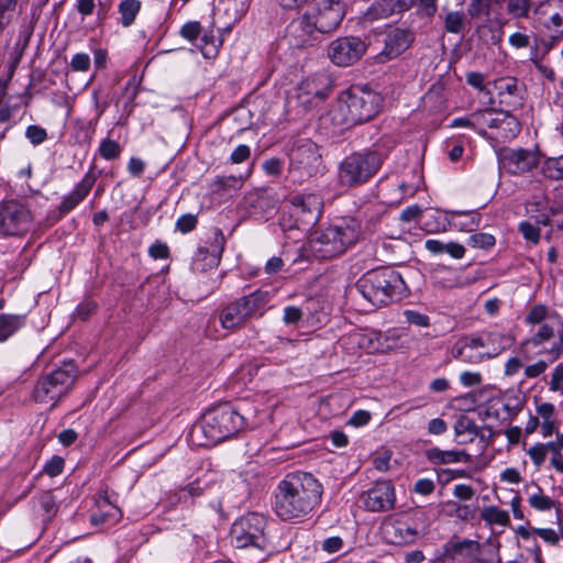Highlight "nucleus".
<instances>
[{
    "label": "nucleus",
    "mask_w": 563,
    "mask_h": 563,
    "mask_svg": "<svg viewBox=\"0 0 563 563\" xmlns=\"http://www.w3.org/2000/svg\"><path fill=\"white\" fill-rule=\"evenodd\" d=\"M306 13L309 14L314 29L320 34H327L336 30L341 24L345 9L341 0H313Z\"/></svg>",
    "instance_id": "obj_12"
},
{
    "label": "nucleus",
    "mask_w": 563,
    "mask_h": 563,
    "mask_svg": "<svg viewBox=\"0 0 563 563\" xmlns=\"http://www.w3.org/2000/svg\"><path fill=\"white\" fill-rule=\"evenodd\" d=\"M393 9L389 0H376L373 2L364 14V19L368 22H374L391 16Z\"/></svg>",
    "instance_id": "obj_34"
},
{
    "label": "nucleus",
    "mask_w": 563,
    "mask_h": 563,
    "mask_svg": "<svg viewBox=\"0 0 563 563\" xmlns=\"http://www.w3.org/2000/svg\"><path fill=\"white\" fill-rule=\"evenodd\" d=\"M500 338L499 332H489L485 335L466 336L459 342L472 350L486 351L489 347V341H498Z\"/></svg>",
    "instance_id": "obj_36"
},
{
    "label": "nucleus",
    "mask_w": 563,
    "mask_h": 563,
    "mask_svg": "<svg viewBox=\"0 0 563 563\" xmlns=\"http://www.w3.org/2000/svg\"><path fill=\"white\" fill-rule=\"evenodd\" d=\"M427 460L434 465L468 463L471 455L466 451L441 450L439 448H430L424 451Z\"/></svg>",
    "instance_id": "obj_28"
},
{
    "label": "nucleus",
    "mask_w": 563,
    "mask_h": 563,
    "mask_svg": "<svg viewBox=\"0 0 563 563\" xmlns=\"http://www.w3.org/2000/svg\"><path fill=\"white\" fill-rule=\"evenodd\" d=\"M95 183L96 176L92 173H87L74 190L63 198L58 211L66 214L76 208L88 196Z\"/></svg>",
    "instance_id": "obj_26"
},
{
    "label": "nucleus",
    "mask_w": 563,
    "mask_h": 563,
    "mask_svg": "<svg viewBox=\"0 0 563 563\" xmlns=\"http://www.w3.org/2000/svg\"><path fill=\"white\" fill-rule=\"evenodd\" d=\"M267 520L263 515L250 512L238 519L231 527V541L239 549L255 547L265 549V528Z\"/></svg>",
    "instance_id": "obj_10"
},
{
    "label": "nucleus",
    "mask_w": 563,
    "mask_h": 563,
    "mask_svg": "<svg viewBox=\"0 0 563 563\" xmlns=\"http://www.w3.org/2000/svg\"><path fill=\"white\" fill-rule=\"evenodd\" d=\"M494 88L497 91L499 103L507 107V110H516L522 106V88L517 78H498L494 80Z\"/></svg>",
    "instance_id": "obj_23"
},
{
    "label": "nucleus",
    "mask_w": 563,
    "mask_h": 563,
    "mask_svg": "<svg viewBox=\"0 0 563 563\" xmlns=\"http://www.w3.org/2000/svg\"><path fill=\"white\" fill-rule=\"evenodd\" d=\"M539 325L540 327L537 330V332H534L531 338L525 340L521 343V347H525L529 344H531L533 346H539V345L543 344L544 342L550 341L554 336V330L551 325H549L547 323L539 324Z\"/></svg>",
    "instance_id": "obj_43"
},
{
    "label": "nucleus",
    "mask_w": 563,
    "mask_h": 563,
    "mask_svg": "<svg viewBox=\"0 0 563 563\" xmlns=\"http://www.w3.org/2000/svg\"><path fill=\"white\" fill-rule=\"evenodd\" d=\"M384 152L367 148L346 155L338 165V181L341 186L356 188L368 183L382 168Z\"/></svg>",
    "instance_id": "obj_6"
},
{
    "label": "nucleus",
    "mask_w": 563,
    "mask_h": 563,
    "mask_svg": "<svg viewBox=\"0 0 563 563\" xmlns=\"http://www.w3.org/2000/svg\"><path fill=\"white\" fill-rule=\"evenodd\" d=\"M497 111V109L490 107L472 113V129L475 130L481 136L488 137L486 128L489 129V121L494 120Z\"/></svg>",
    "instance_id": "obj_32"
},
{
    "label": "nucleus",
    "mask_w": 563,
    "mask_h": 563,
    "mask_svg": "<svg viewBox=\"0 0 563 563\" xmlns=\"http://www.w3.org/2000/svg\"><path fill=\"white\" fill-rule=\"evenodd\" d=\"M198 220L195 214L186 213L176 221V230L181 233H189L197 227Z\"/></svg>",
    "instance_id": "obj_58"
},
{
    "label": "nucleus",
    "mask_w": 563,
    "mask_h": 563,
    "mask_svg": "<svg viewBox=\"0 0 563 563\" xmlns=\"http://www.w3.org/2000/svg\"><path fill=\"white\" fill-rule=\"evenodd\" d=\"M141 9L139 0H123L119 4V12L121 14V22L123 26H130Z\"/></svg>",
    "instance_id": "obj_38"
},
{
    "label": "nucleus",
    "mask_w": 563,
    "mask_h": 563,
    "mask_svg": "<svg viewBox=\"0 0 563 563\" xmlns=\"http://www.w3.org/2000/svg\"><path fill=\"white\" fill-rule=\"evenodd\" d=\"M368 511L383 512L394 509L396 503L395 487L390 481H377L361 497Z\"/></svg>",
    "instance_id": "obj_16"
},
{
    "label": "nucleus",
    "mask_w": 563,
    "mask_h": 563,
    "mask_svg": "<svg viewBox=\"0 0 563 563\" xmlns=\"http://www.w3.org/2000/svg\"><path fill=\"white\" fill-rule=\"evenodd\" d=\"M382 538L393 545L413 543L418 530L400 518L388 517L380 525Z\"/></svg>",
    "instance_id": "obj_19"
},
{
    "label": "nucleus",
    "mask_w": 563,
    "mask_h": 563,
    "mask_svg": "<svg viewBox=\"0 0 563 563\" xmlns=\"http://www.w3.org/2000/svg\"><path fill=\"white\" fill-rule=\"evenodd\" d=\"M504 169L514 175L530 172L538 165V156L526 148H503L498 155Z\"/></svg>",
    "instance_id": "obj_17"
},
{
    "label": "nucleus",
    "mask_w": 563,
    "mask_h": 563,
    "mask_svg": "<svg viewBox=\"0 0 563 563\" xmlns=\"http://www.w3.org/2000/svg\"><path fill=\"white\" fill-rule=\"evenodd\" d=\"M454 432L456 437H460L464 433H468L474 437L477 434V427L471 419L462 417L455 422Z\"/></svg>",
    "instance_id": "obj_55"
},
{
    "label": "nucleus",
    "mask_w": 563,
    "mask_h": 563,
    "mask_svg": "<svg viewBox=\"0 0 563 563\" xmlns=\"http://www.w3.org/2000/svg\"><path fill=\"white\" fill-rule=\"evenodd\" d=\"M453 355L455 358L472 364L481 363L486 357L484 351L472 350L460 342L455 345Z\"/></svg>",
    "instance_id": "obj_39"
},
{
    "label": "nucleus",
    "mask_w": 563,
    "mask_h": 563,
    "mask_svg": "<svg viewBox=\"0 0 563 563\" xmlns=\"http://www.w3.org/2000/svg\"><path fill=\"white\" fill-rule=\"evenodd\" d=\"M322 155L316 143L305 140L289 154L288 176L292 183L302 184L321 172Z\"/></svg>",
    "instance_id": "obj_9"
},
{
    "label": "nucleus",
    "mask_w": 563,
    "mask_h": 563,
    "mask_svg": "<svg viewBox=\"0 0 563 563\" xmlns=\"http://www.w3.org/2000/svg\"><path fill=\"white\" fill-rule=\"evenodd\" d=\"M382 97L366 86H351L338 100L332 119L346 128L365 123L379 112Z\"/></svg>",
    "instance_id": "obj_4"
},
{
    "label": "nucleus",
    "mask_w": 563,
    "mask_h": 563,
    "mask_svg": "<svg viewBox=\"0 0 563 563\" xmlns=\"http://www.w3.org/2000/svg\"><path fill=\"white\" fill-rule=\"evenodd\" d=\"M25 137L30 141L32 145L36 146L46 141L47 132L44 128L36 124H32L26 128Z\"/></svg>",
    "instance_id": "obj_51"
},
{
    "label": "nucleus",
    "mask_w": 563,
    "mask_h": 563,
    "mask_svg": "<svg viewBox=\"0 0 563 563\" xmlns=\"http://www.w3.org/2000/svg\"><path fill=\"white\" fill-rule=\"evenodd\" d=\"M100 156L107 161L115 159L121 154L120 144L111 139H104L99 146Z\"/></svg>",
    "instance_id": "obj_47"
},
{
    "label": "nucleus",
    "mask_w": 563,
    "mask_h": 563,
    "mask_svg": "<svg viewBox=\"0 0 563 563\" xmlns=\"http://www.w3.org/2000/svg\"><path fill=\"white\" fill-rule=\"evenodd\" d=\"M530 60L533 63L534 67L538 69V71L545 77L547 79L554 81L555 80V71L552 67L543 64L541 59L538 57V49L537 47L531 51Z\"/></svg>",
    "instance_id": "obj_53"
},
{
    "label": "nucleus",
    "mask_w": 563,
    "mask_h": 563,
    "mask_svg": "<svg viewBox=\"0 0 563 563\" xmlns=\"http://www.w3.org/2000/svg\"><path fill=\"white\" fill-rule=\"evenodd\" d=\"M303 313L305 311L300 307L287 306L284 308L283 322L287 325L297 324L301 320Z\"/></svg>",
    "instance_id": "obj_60"
},
{
    "label": "nucleus",
    "mask_w": 563,
    "mask_h": 563,
    "mask_svg": "<svg viewBox=\"0 0 563 563\" xmlns=\"http://www.w3.org/2000/svg\"><path fill=\"white\" fill-rule=\"evenodd\" d=\"M454 225L464 231H473L479 225L481 217L477 213L453 212Z\"/></svg>",
    "instance_id": "obj_42"
},
{
    "label": "nucleus",
    "mask_w": 563,
    "mask_h": 563,
    "mask_svg": "<svg viewBox=\"0 0 563 563\" xmlns=\"http://www.w3.org/2000/svg\"><path fill=\"white\" fill-rule=\"evenodd\" d=\"M18 0H0V34L10 23L9 12L13 11Z\"/></svg>",
    "instance_id": "obj_56"
},
{
    "label": "nucleus",
    "mask_w": 563,
    "mask_h": 563,
    "mask_svg": "<svg viewBox=\"0 0 563 563\" xmlns=\"http://www.w3.org/2000/svg\"><path fill=\"white\" fill-rule=\"evenodd\" d=\"M413 41V35L408 30L394 29L386 34L384 48L375 56V62L385 64L401 55Z\"/></svg>",
    "instance_id": "obj_20"
},
{
    "label": "nucleus",
    "mask_w": 563,
    "mask_h": 563,
    "mask_svg": "<svg viewBox=\"0 0 563 563\" xmlns=\"http://www.w3.org/2000/svg\"><path fill=\"white\" fill-rule=\"evenodd\" d=\"M357 338V344L363 349L378 351L382 347L379 343L380 333L360 334Z\"/></svg>",
    "instance_id": "obj_54"
},
{
    "label": "nucleus",
    "mask_w": 563,
    "mask_h": 563,
    "mask_svg": "<svg viewBox=\"0 0 563 563\" xmlns=\"http://www.w3.org/2000/svg\"><path fill=\"white\" fill-rule=\"evenodd\" d=\"M367 45L358 36H342L333 40L327 47V56L339 67H349L357 63L366 53Z\"/></svg>",
    "instance_id": "obj_13"
},
{
    "label": "nucleus",
    "mask_w": 563,
    "mask_h": 563,
    "mask_svg": "<svg viewBox=\"0 0 563 563\" xmlns=\"http://www.w3.org/2000/svg\"><path fill=\"white\" fill-rule=\"evenodd\" d=\"M224 242L223 233L220 230H216L211 250L199 247L192 261V269L195 272H205L207 267L212 268L218 266L224 249Z\"/></svg>",
    "instance_id": "obj_22"
},
{
    "label": "nucleus",
    "mask_w": 563,
    "mask_h": 563,
    "mask_svg": "<svg viewBox=\"0 0 563 563\" xmlns=\"http://www.w3.org/2000/svg\"><path fill=\"white\" fill-rule=\"evenodd\" d=\"M271 300V294L266 290L257 289L246 296L236 299L225 306L220 313V322L224 329H235L246 322L257 313Z\"/></svg>",
    "instance_id": "obj_8"
},
{
    "label": "nucleus",
    "mask_w": 563,
    "mask_h": 563,
    "mask_svg": "<svg viewBox=\"0 0 563 563\" xmlns=\"http://www.w3.org/2000/svg\"><path fill=\"white\" fill-rule=\"evenodd\" d=\"M526 213L536 224L549 225L554 211L548 197L543 194H537L527 201Z\"/></svg>",
    "instance_id": "obj_27"
},
{
    "label": "nucleus",
    "mask_w": 563,
    "mask_h": 563,
    "mask_svg": "<svg viewBox=\"0 0 563 563\" xmlns=\"http://www.w3.org/2000/svg\"><path fill=\"white\" fill-rule=\"evenodd\" d=\"M542 25L563 37V0H547L534 8Z\"/></svg>",
    "instance_id": "obj_24"
},
{
    "label": "nucleus",
    "mask_w": 563,
    "mask_h": 563,
    "mask_svg": "<svg viewBox=\"0 0 563 563\" xmlns=\"http://www.w3.org/2000/svg\"><path fill=\"white\" fill-rule=\"evenodd\" d=\"M404 316L410 324H415L421 328H427L430 325V318L424 313H420L415 310H405Z\"/></svg>",
    "instance_id": "obj_61"
},
{
    "label": "nucleus",
    "mask_w": 563,
    "mask_h": 563,
    "mask_svg": "<svg viewBox=\"0 0 563 563\" xmlns=\"http://www.w3.org/2000/svg\"><path fill=\"white\" fill-rule=\"evenodd\" d=\"M201 25L198 21H189L180 29V36L190 42L197 40L201 33Z\"/></svg>",
    "instance_id": "obj_59"
},
{
    "label": "nucleus",
    "mask_w": 563,
    "mask_h": 563,
    "mask_svg": "<svg viewBox=\"0 0 563 563\" xmlns=\"http://www.w3.org/2000/svg\"><path fill=\"white\" fill-rule=\"evenodd\" d=\"M493 0H472L468 5V14L472 18L488 15Z\"/></svg>",
    "instance_id": "obj_57"
},
{
    "label": "nucleus",
    "mask_w": 563,
    "mask_h": 563,
    "mask_svg": "<svg viewBox=\"0 0 563 563\" xmlns=\"http://www.w3.org/2000/svg\"><path fill=\"white\" fill-rule=\"evenodd\" d=\"M355 289L376 308L400 301L409 294L402 276L389 266L366 272L356 282Z\"/></svg>",
    "instance_id": "obj_2"
},
{
    "label": "nucleus",
    "mask_w": 563,
    "mask_h": 563,
    "mask_svg": "<svg viewBox=\"0 0 563 563\" xmlns=\"http://www.w3.org/2000/svg\"><path fill=\"white\" fill-rule=\"evenodd\" d=\"M542 173L550 179L563 180V154L547 159L542 165Z\"/></svg>",
    "instance_id": "obj_41"
},
{
    "label": "nucleus",
    "mask_w": 563,
    "mask_h": 563,
    "mask_svg": "<svg viewBox=\"0 0 563 563\" xmlns=\"http://www.w3.org/2000/svg\"><path fill=\"white\" fill-rule=\"evenodd\" d=\"M323 485L311 473L294 472L282 479L274 494V512L284 520L301 519L321 505Z\"/></svg>",
    "instance_id": "obj_1"
},
{
    "label": "nucleus",
    "mask_w": 563,
    "mask_h": 563,
    "mask_svg": "<svg viewBox=\"0 0 563 563\" xmlns=\"http://www.w3.org/2000/svg\"><path fill=\"white\" fill-rule=\"evenodd\" d=\"M24 324V316L0 313V342L7 341Z\"/></svg>",
    "instance_id": "obj_31"
},
{
    "label": "nucleus",
    "mask_w": 563,
    "mask_h": 563,
    "mask_svg": "<svg viewBox=\"0 0 563 563\" xmlns=\"http://www.w3.org/2000/svg\"><path fill=\"white\" fill-rule=\"evenodd\" d=\"M540 224L531 223V221H523L519 224V232L522 236L533 244H537L540 241Z\"/></svg>",
    "instance_id": "obj_49"
},
{
    "label": "nucleus",
    "mask_w": 563,
    "mask_h": 563,
    "mask_svg": "<svg viewBox=\"0 0 563 563\" xmlns=\"http://www.w3.org/2000/svg\"><path fill=\"white\" fill-rule=\"evenodd\" d=\"M525 405L523 397L518 394L508 395L503 402V410L505 411L504 420L515 419L522 410Z\"/></svg>",
    "instance_id": "obj_40"
},
{
    "label": "nucleus",
    "mask_w": 563,
    "mask_h": 563,
    "mask_svg": "<svg viewBox=\"0 0 563 563\" xmlns=\"http://www.w3.org/2000/svg\"><path fill=\"white\" fill-rule=\"evenodd\" d=\"M479 543L475 540L454 537L443 545L442 561L450 563H475L477 562V553Z\"/></svg>",
    "instance_id": "obj_18"
},
{
    "label": "nucleus",
    "mask_w": 563,
    "mask_h": 563,
    "mask_svg": "<svg viewBox=\"0 0 563 563\" xmlns=\"http://www.w3.org/2000/svg\"><path fill=\"white\" fill-rule=\"evenodd\" d=\"M499 335L501 336L498 341H489V347L484 351L486 357L492 358L498 356L510 343L511 339L499 332Z\"/></svg>",
    "instance_id": "obj_52"
},
{
    "label": "nucleus",
    "mask_w": 563,
    "mask_h": 563,
    "mask_svg": "<svg viewBox=\"0 0 563 563\" xmlns=\"http://www.w3.org/2000/svg\"><path fill=\"white\" fill-rule=\"evenodd\" d=\"M240 410V418L242 419V431L245 429H254L261 424L258 412L255 408L251 407H236Z\"/></svg>",
    "instance_id": "obj_45"
},
{
    "label": "nucleus",
    "mask_w": 563,
    "mask_h": 563,
    "mask_svg": "<svg viewBox=\"0 0 563 563\" xmlns=\"http://www.w3.org/2000/svg\"><path fill=\"white\" fill-rule=\"evenodd\" d=\"M214 41L216 38L212 31L202 35L200 49L205 57H210L217 53V45L214 44Z\"/></svg>",
    "instance_id": "obj_63"
},
{
    "label": "nucleus",
    "mask_w": 563,
    "mask_h": 563,
    "mask_svg": "<svg viewBox=\"0 0 563 563\" xmlns=\"http://www.w3.org/2000/svg\"><path fill=\"white\" fill-rule=\"evenodd\" d=\"M64 459L57 455H54L47 463L44 465V472L51 476L55 477L59 475L64 470Z\"/></svg>",
    "instance_id": "obj_62"
},
{
    "label": "nucleus",
    "mask_w": 563,
    "mask_h": 563,
    "mask_svg": "<svg viewBox=\"0 0 563 563\" xmlns=\"http://www.w3.org/2000/svg\"><path fill=\"white\" fill-rule=\"evenodd\" d=\"M320 35L306 12L292 19L285 30V40L296 48L312 46L320 40Z\"/></svg>",
    "instance_id": "obj_15"
},
{
    "label": "nucleus",
    "mask_w": 563,
    "mask_h": 563,
    "mask_svg": "<svg viewBox=\"0 0 563 563\" xmlns=\"http://www.w3.org/2000/svg\"><path fill=\"white\" fill-rule=\"evenodd\" d=\"M77 377V366L73 361L64 362L63 365L47 375L42 376L33 391L36 402L47 404L55 407L57 401L65 396L73 387Z\"/></svg>",
    "instance_id": "obj_7"
},
{
    "label": "nucleus",
    "mask_w": 563,
    "mask_h": 563,
    "mask_svg": "<svg viewBox=\"0 0 563 563\" xmlns=\"http://www.w3.org/2000/svg\"><path fill=\"white\" fill-rule=\"evenodd\" d=\"M559 313L550 311L545 305H534L525 317V322L529 325L543 324L548 318H558Z\"/></svg>",
    "instance_id": "obj_35"
},
{
    "label": "nucleus",
    "mask_w": 563,
    "mask_h": 563,
    "mask_svg": "<svg viewBox=\"0 0 563 563\" xmlns=\"http://www.w3.org/2000/svg\"><path fill=\"white\" fill-rule=\"evenodd\" d=\"M96 507L97 509L90 515L92 526H112L121 518V510L109 500L107 495H99Z\"/></svg>",
    "instance_id": "obj_25"
},
{
    "label": "nucleus",
    "mask_w": 563,
    "mask_h": 563,
    "mask_svg": "<svg viewBox=\"0 0 563 563\" xmlns=\"http://www.w3.org/2000/svg\"><path fill=\"white\" fill-rule=\"evenodd\" d=\"M528 454L536 467H540L547 457V451L543 443H537L528 450Z\"/></svg>",
    "instance_id": "obj_64"
},
{
    "label": "nucleus",
    "mask_w": 563,
    "mask_h": 563,
    "mask_svg": "<svg viewBox=\"0 0 563 563\" xmlns=\"http://www.w3.org/2000/svg\"><path fill=\"white\" fill-rule=\"evenodd\" d=\"M465 14L463 11H445L444 30L448 33L460 34L465 29Z\"/></svg>",
    "instance_id": "obj_37"
},
{
    "label": "nucleus",
    "mask_w": 563,
    "mask_h": 563,
    "mask_svg": "<svg viewBox=\"0 0 563 563\" xmlns=\"http://www.w3.org/2000/svg\"><path fill=\"white\" fill-rule=\"evenodd\" d=\"M537 413L542 419L541 432L544 438L551 437L558 428V421L553 419L555 407L551 402H542L537 406Z\"/></svg>",
    "instance_id": "obj_30"
},
{
    "label": "nucleus",
    "mask_w": 563,
    "mask_h": 563,
    "mask_svg": "<svg viewBox=\"0 0 563 563\" xmlns=\"http://www.w3.org/2000/svg\"><path fill=\"white\" fill-rule=\"evenodd\" d=\"M529 11V0H508L507 12L514 18H528Z\"/></svg>",
    "instance_id": "obj_48"
},
{
    "label": "nucleus",
    "mask_w": 563,
    "mask_h": 563,
    "mask_svg": "<svg viewBox=\"0 0 563 563\" xmlns=\"http://www.w3.org/2000/svg\"><path fill=\"white\" fill-rule=\"evenodd\" d=\"M241 431L240 410L229 402H223L202 415L199 423L194 426L191 435L196 438L198 445L212 446L235 437Z\"/></svg>",
    "instance_id": "obj_3"
},
{
    "label": "nucleus",
    "mask_w": 563,
    "mask_h": 563,
    "mask_svg": "<svg viewBox=\"0 0 563 563\" xmlns=\"http://www.w3.org/2000/svg\"><path fill=\"white\" fill-rule=\"evenodd\" d=\"M33 220L26 203L15 199L0 202V235L22 236L31 230Z\"/></svg>",
    "instance_id": "obj_11"
},
{
    "label": "nucleus",
    "mask_w": 563,
    "mask_h": 563,
    "mask_svg": "<svg viewBox=\"0 0 563 563\" xmlns=\"http://www.w3.org/2000/svg\"><path fill=\"white\" fill-rule=\"evenodd\" d=\"M484 75L481 74V73H477V71H471L466 75V82L478 89L482 93H484L485 96H488L489 98V104H493L494 103V100L492 98V92L490 90L484 85Z\"/></svg>",
    "instance_id": "obj_50"
},
{
    "label": "nucleus",
    "mask_w": 563,
    "mask_h": 563,
    "mask_svg": "<svg viewBox=\"0 0 563 563\" xmlns=\"http://www.w3.org/2000/svg\"><path fill=\"white\" fill-rule=\"evenodd\" d=\"M496 239L493 234L478 232L468 236L467 245L473 249L487 250L495 245Z\"/></svg>",
    "instance_id": "obj_44"
},
{
    "label": "nucleus",
    "mask_w": 563,
    "mask_h": 563,
    "mask_svg": "<svg viewBox=\"0 0 563 563\" xmlns=\"http://www.w3.org/2000/svg\"><path fill=\"white\" fill-rule=\"evenodd\" d=\"M529 505L538 511H548L554 507L555 503L549 496L542 494L541 487L538 486V493L528 499Z\"/></svg>",
    "instance_id": "obj_46"
},
{
    "label": "nucleus",
    "mask_w": 563,
    "mask_h": 563,
    "mask_svg": "<svg viewBox=\"0 0 563 563\" xmlns=\"http://www.w3.org/2000/svg\"><path fill=\"white\" fill-rule=\"evenodd\" d=\"M362 235L361 221L354 217L339 219L322 231L314 232L310 249L320 258H333L358 242Z\"/></svg>",
    "instance_id": "obj_5"
},
{
    "label": "nucleus",
    "mask_w": 563,
    "mask_h": 563,
    "mask_svg": "<svg viewBox=\"0 0 563 563\" xmlns=\"http://www.w3.org/2000/svg\"><path fill=\"white\" fill-rule=\"evenodd\" d=\"M481 518L489 526L497 525L506 527L510 523L508 511L499 509L496 506L484 507L481 511Z\"/></svg>",
    "instance_id": "obj_33"
},
{
    "label": "nucleus",
    "mask_w": 563,
    "mask_h": 563,
    "mask_svg": "<svg viewBox=\"0 0 563 563\" xmlns=\"http://www.w3.org/2000/svg\"><path fill=\"white\" fill-rule=\"evenodd\" d=\"M492 133L487 139L500 140L507 142L515 139L521 131V124L518 119L510 113V110H498L494 120L489 121Z\"/></svg>",
    "instance_id": "obj_21"
},
{
    "label": "nucleus",
    "mask_w": 563,
    "mask_h": 563,
    "mask_svg": "<svg viewBox=\"0 0 563 563\" xmlns=\"http://www.w3.org/2000/svg\"><path fill=\"white\" fill-rule=\"evenodd\" d=\"M332 87L333 81L327 73H317L305 82L307 93L319 99L327 98Z\"/></svg>",
    "instance_id": "obj_29"
},
{
    "label": "nucleus",
    "mask_w": 563,
    "mask_h": 563,
    "mask_svg": "<svg viewBox=\"0 0 563 563\" xmlns=\"http://www.w3.org/2000/svg\"><path fill=\"white\" fill-rule=\"evenodd\" d=\"M289 202L290 214L295 218L297 227L310 228L322 214V201L317 195H296Z\"/></svg>",
    "instance_id": "obj_14"
}]
</instances>
